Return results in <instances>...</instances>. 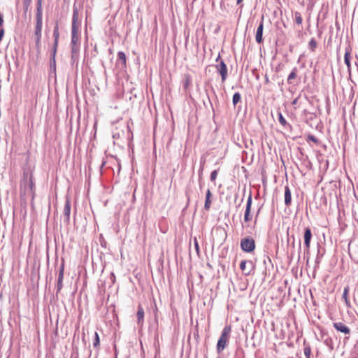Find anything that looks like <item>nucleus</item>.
Returning <instances> with one entry per match:
<instances>
[{"label":"nucleus","mask_w":358,"mask_h":358,"mask_svg":"<svg viewBox=\"0 0 358 358\" xmlns=\"http://www.w3.org/2000/svg\"><path fill=\"white\" fill-rule=\"evenodd\" d=\"M231 329L230 326H226L222 332V334L217 344V351L218 353L222 352L226 348L229 339Z\"/></svg>","instance_id":"1"},{"label":"nucleus","mask_w":358,"mask_h":358,"mask_svg":"<svg viewBox=\"0 0 358 358\" xmlns=\"http://www.w3.org/2000/svg\"><path fill=\"white\" fill-rule=\"evenodd\" d=\"M81 24H72L71 45H80Z\"/></svg>","instance_id":"2"},{"label":"nucleus","mask_w":358,"mask_h":358,"mask_svg":"<svg viewBox=\"0 0 358 358\" xmlns=\"http://www.w3.org/2000/svg\"><path fill=\"white\" fill-rule=\"evenodd\" d=\"M351 52H352V48L350 45H348L345 50V55H344V62L345 65L348 67V72L349 76H351V71H352V66H351Z\"/></svg>","instance_id":"3"},{"label":"nucleus","mask_w":358,"mask_h":358,"mask_svg":"<svg viewBox=\"0 0 358 358\" xmlns=\"http://www.w3.org/2000/svg\"><path fill=\"white\" fill-rule=\"evenodd\" d=\"M215 67L221 76L222 83H224L226 80L228 75L227 67L225 63L223 61H220V62L217 64Z\"/></svg>","instance_id":"4"},{"label":"nucleus","mask_w":358,"mask_h":358,"mask_svg":"<svg viewBox=\"0 0 358 358\" xmlns=\"http://www.w3.org/2000/svg\"><path fill=\"white\" fill-rule=\"evenodd\" d=\"M64 264L62 263L59 267L58 278H57V294L61 291L63 287V278H64Z\"/></svg>","instance_id":"5"},{"label":"nucleus","mask_w":358,"mask_h":358,"mask_svg":"<svg viewBox=\"0 0 358 358\" xmlns=\"http://www.w3.org/2000/svg\"><path fill=\"white\" fill-rule=\"evenodd\" d=\"M333 327L336 329V331L343 333L345 335H349L350 334V329L343 322H334Z\"/></svg>","instance_id":"6"},{"label":"nucleus","mask_w":358,"mask_h":358,"mask_svg":"<svg viewBox=\"0 0 358 358\" xmlns=\"http://www.w3.org/2000/svg\"><path fill=\"white\" fill-rule=\"evenodd\" d=\"M312 238V231L309 227L305 228L304 231V245L307 251H309L310 247V241Z\"/></svg>","instance_id":"7"},{"label":"nucleus","mask_w":358,"mask_h":358,"mask_svg":"<svg viewBox=\"0 0 358 358\" xmlns=\"http://www.w3.org/2000/svg\"><path fill=\"white\" fill-rule=\"evenodd\" d=\"M70 213H71V202H70L69 199L66 198L65 204H64V210H63L64 222L66 223L69 222Z\"/></svg>","instance_id":"8"},{"label":"nucleus","mask_w":358,"mask_h":358,"mask_svg":"<svg viewBox=\"0 0 358 358\" xmlns=\"http://www.w3.org/2000/svg\"><path fill=\"white\" fill-rule=\"evenodd\" d=\"M41 31H42V24H36L34 30V35L36 37V45L38 48L41 45Z\"/></svg>","instance_id":"9"},{"label":"nucleus","mask_w":358,"mask_h":358,"mask_svg":"<svg viewBox=\"0 0 358 358\" xmlns=\"http://www.w3.org/2000/svg\"><path fill=\"white\" fill-rule=\"evenodd\" d=\"M127 57L124 52L120 51L117 52V64L120 65L121 69L126 68Z\"/></svg>","instance_id":"10"},{"label":"nucleus","mask_w":358,"mask_h":358,"mask_svg":"<svg viewBox=\"0 0 358 358\" xmlns=\"http://www.w3.org/2000/svg\"><path fill=\"white\" fill-rule=\"evenodd\" d=\"M349 292H350V287H349V285H347L344 287L343 292L342 294V299L345 301V306L348 308H352V304H351L349 297H348Z\"/></svg>","instance_id":"11"},{"label":"nucleus","mask_w":358,"mask_h":358,"mask_svg":"<svg viewBox=\"0 0 358 358\" xmlns=\"http://www.w3.org/2000/svg\"><path fill=\"white\" fill-rule=\"evenodd\" d=\"M212 196L213 194L210 189H208L206 194V200L204 204V209L208 211L210 208V206L212 203Z\"/></svg>","instance_id":"12"},{"label":"nucleus","mask_w":358,"mask_h":358,"mask_svg":"<svg viewBox=\"0 0 358 358\" xmlns=\"http://www.w3.org/2000/svg\"><path fill=\"white\" fill-rule=\"evenodd\" d=\"M292 202L291 191L288 185L285 187V204L289 206Z\"/></svg>","instance_id":"13"},{"label":"nucleus","mask_w":358,"mask_h":358,"mask_svg":"<svg viewBox=\"0 0 358 358\" xmlns=\"http://www.w3.org/2000/svg\"><path fill=\"white\" fill-rule=\"evenodd\" d=\"M143 318H144V310L143 307L139 305L138 306V311H137V319H138V324H143Z\"/></svg>","instance_id":"14"},{"label":"nucleus","mask_w":358,"mask_h":358,"mask_svg":"<svg viewBox=\"0 0 358 358\" xmlns=\"http://www.w3.org/2000/svg\"><path fill=\"white\" fill-rule=\"evenodd\" d=\"M263 24H259L256 31L255 39L258 43H260L262 41Z\"/></svg>","instance_id":"15"},{"label":"nucleus","mask_w":358,"mask_h":358,"mask_svg":"<svg viewBox=\"0 0 358 358\" xmlns=\"http://www.w3.org/2000/svg\"><path fill=\"white\" fill-rule=\"evenodd\" d=\"M297 71H298V70H297L296 67H294L292 69V71H291V73L288 76V78H287V82L288 84H292V80L296 78Z\"/></svg>","instance_id":"16"},{"label":"nucleus","mask_w":358,"mask_h":358,"mask_svg":"<svg viewBox=\"0 0 358 358\" xmlns=\"http://www.w3.org/2000/svg\"><path fill=\"white\" fill-rule=\"evenodd\" d=\"M53 36H54V39H55L54 43H55L56 45H58L59 33V27H58L57 24H56V25L54 28Z\"/></svg>","instance_id":"17"},{"label":"nucleus","mask_w":358,"mask_h":358,"mask_svg":"<svg viewBox=\"0 0 358 358\" xmlns=\"http://www.w3.org/2000/svg\"><path fill=\"white\" fill-rule=\"evenodd\" d=\"M255 248V243L253 238H248V252L253 251Z\"/></svg>","instance_id":"18"},{"label":"nucleus","mask_w":358,"mask_h":358,"mask_svg":"<svg viewBox=\"0 0 358 358\" xmlns=\"http://www.w3.org/2000/svg\"><path fill=\"white\" fill-rule=\"evenodd\" d=\"M317 41L315 39V38H312L310 41L308 43V48L312 51L314 52L317 48Z\"/></svg>","instance_id":"19"},{"label":"nucleus","mask_w":358,"mask_h":358,"mask_svg":"<svg viewBox=\"0 0 358 358\" xmlns=\"http://www.w3.org/2000/svg\"><path fill=\"white\" fill-rule=\"evenodd\" d=\"M304 355L306 358H310L311 355V348L308 344H306L304 342V349H303Z\"/></svg>","instance_id":"20"},{"label":"nucleus","mask_w":358,"mask_h":358,"mask_svg":"<svg viewBox=\"0 0 358 358\" xmlns=\"http://www.w3.org/2000/svg\"><path fill=\"white\" fill-rule=\"evenodd\" d=\"M278 121L281 125L283 127H285L287 124V122L285 120V118L283 117L281 112H278Z\"/></svg>","instance_id":"21"},{"label":"nucleus","mask_w":358,"mask_h":358,"mask_svg":"<svg viewBox=\"0 0 358 358\" xmlns=\"http://www.w3.org/2000/svg\"><path fill=\"white\" fill-rule=\"evenodd\" d=\"M78 22V10L76 6H73V13L72 22Z\"/></svg>","instance_id":"22"},{"label":"nucleus","mask_w":358,"mask_h":358,"mask_svg":"<svg viewBox=\"0 0 358 358\" xmlns=\"http://www.w3.org/2000/svg\"><path fill=\"white\" fill-rule=\"evenodd\" d=\"M352 297L355 306L358 308V288H355L353 290Z\"/></svg>","instance_id":"23"},{"label":"nucleus","mask_w":358,"mask_h":358,"mask_svg":"<svg viewBox=\"0 0 358 358\" xmlns=\"http://www.w3.org/2000/svg\"><path fill=\"white\" fill-rule=\"evenodd\" d=\"M241 96L238 92H236L233 96V103L236 106L238 102L241 101Z\"/></svg>","instance_id":"24"},{"label":"nucleus","mask_w":358,"mask_h":358,"mask_svg":"<svg viewBox=\"0 0 358 358\" xmlns=\"http://www.w3.org/2000/svg\"><path fill=\"white\" fill-rule=\"evenodd\" d=\"M99 343H100V340H99V334L97 332H95L94 333V341L93 343L94 347L97 348L98 346H99Z\"/></svg>","instance_id":"25"},{"label":"nucleus","mask_w":358,"mask_h":358,"mask_svg":"<svg viewBox=\"0 0 358 358\" xmlns=\"http://www.w3.org/2000/svg\"><path fill=\"white\" fill-rule=\"evenodd\" d=\"M57 45H55V43H54L53 47H52V49L51 51V59H53V61H55V55L57 52Z\"/></svg>","instance_id":"26"},{"label":"nucleus","mask_w":358,"mask_h":358,"mask_svg":"<svg viewBox=\"0 0 358 358\" xmlns=\"http://www.w3.org/2000/svg\"><path fill=\"white\" fill-rule=\"evenodd\" d=\"M79 45H71V53H72L73 56L74 55L77 54V52H78Z\"/></svg>","instance_id":"27"},{"label":"nucleus","mask_w":358,"mask_h":358,"mask_svg":"<svg viewBox=\"0 0 358 358\" xmlns=\"http://www.w3.org/2000/svg\"><path fill=\"white\" fill-rule=\"evenodd\" d=\"M251 202H252V198H251V195L250 194L248 197V221L249 220V215H250V206H251Z\"/></svg>","instance_id":"28"},{"label":"nucleus","mask_w":358,"mask_h":358,"mask_svg":"<svg viewBox=\"0 0 358 358\" xmlns=\"http://www.w3.org/2000/svg\"><path fill=\"white\" fill-rule=\"evenodd\" d=\"M241 248L243 251L246 252V238H243L241 239Z\"/></svg>","instance_id":"29"},{"label":"nucleus","mask_w":358,"mask_h":358,"mask_svg":"<svg viewBox=\"0 0 358 358\" xmlns=\"http://www.w3.org/2000/svg\"><path fill=\"white\" fill-rule=\"evenodd\" d=\"M217 176V171L215 170L210 173V180L214 182Z\"/></svg>","instance_id":"30"},{"label":"nucleus","mask_w":358,"mask_h":358,"mask_svg":"<svg viewBox=\"0 0 358 358\" xmlns=\"http://www.w3.org/2000/svg\"><path fill=\"white\" fill-rule=\"evenodd\" d=\"M318 25H319V24H315V30H316L317 37L320 38L322 36V31L321 30V29L319 27Z\"/></svg>","instance_id":"31"},{"label":"nucleus","mask_w":358,"mask_h":358,"mask_svg":"<svg viewBox=\"0 0 358 358\" xmlns=\"http://www.w3.org/2000/svg\"><path fill=\"white\" fill-rule=\"evenodd\" d=\"M320 262H321V257H319L318 255L316 257V259H315V269L316 268H319V266H320Z\"/></svg>","instance_id":"32"},{"label":"nucleus","mask_w":358,"mask_h":358,"mask_svg":"<svg viewBox=\"0 0 358 358\" xmlns=\"http://www.w3.org/2000/svg\"><path fill=\"white\" fill-rule=\"evenodd\" d=\"M308 141H313V142H314L315 143H317L318 142L317 138L315 136H313V135H308Z\"/></svg>","instance_id":"33"},{"label":"nucleus","mask_w":358,"mask_h":358,"mask_svg":"<svg viewBox=\"0 0 358 358\" xmlns=\"http://www.w3.org/2000/svg\"><path fill=\"white\" fill-rule=\"evenodd\" d=\"M295 17H296V22H302V17H301L300 13H296Z\"/></svg>","instance_id":"34"},{"label":"nucleus","mask_w":358,"mask_h":358,"mask_svg":"<svg viewBox=\"0 0 358 358\" xmlns=\"http://www.w3.org/2000/svg\"><path fill=\"white\" fill-rule=\"evenodd\" d=\"M190 83V78L189 76H187L185 80L184 87L185 88H187L189 85Z\"/></svg>","instance_id":"35"},{"label":"nucleus","mask_w":358,"mask_h":358,"mask_svg":"<svg viewBox=\"0 0 358 358\" xmlns=\"http://www.w3.org/2000/svg\"><path fill=\"white\" fill-rule=\"evenodd\" d=\"M31 0H24L23 4L24 6L27 8V7L30 5Z\"/></svg>","instance_id":"36"},{"label":"nucleus","mask_w":358,"mask_h":358,"mask_svg":"<svg viewBox=\"0 0 358 358\" xmlns=\"http://www.w3.org/2000/svg\"><path fill=\"white\" fill-rule=\"evenodd\" d=\"M245 265H246V261L245 260L241 261V262L240 264V267H241V270L243 271L245 269Z\"/></svg>","instance_id":"37"},{"label":"nucleus","mask_w":358,"mask_h":358,"mask_svg":"<svg viewBox=\"0 0 358 358\" xmlns=\"http://www.w3.org/2000/svg\"><path fill=\"white\" fill-rule=\"evenodd\" d=\"M41 8V0H38V2H37V10H38V12L40 11Z\"/></svg>","instance_id":"38"},{"label":"nucleus","mask_w":358,"mask_h":358,"mask_svg":"<svg viewBox=\"0 0 358 358\" xmlns=\"http://www.w3.org/2000/svg\"><path fill=\"white\" fill-rule=\"evenodd\" d=\"M195 248H196V250L197 251H199V245H198V243L196 239H195Z\"/></svg>","instance_id":"39"},{"label":"nucleus","mask_w":358,"mask_h":358,"mask_svg":"<svg viewBox=\"0 0 358 358\" xmlns=\"http://www.w3.org/2000/svg\"><path fill=\"white\" fill-rule=\"evenodd\" d=\"M297 101H298V98L294 99L292 103V105H296L297 103Z\"/></svg>","instance_id":"40"},{"label":"nucleus","mask_w":358,"mask_h":358,"mask_svg":"<svg viewBox=\"0 0 358 358\" xmlns=\"http://www.w3.org/2000/svg\"><path fill=\"white\" fill-rule=\"evenodd\" d=\"M41 21V17L39 15H37V22H40Z\"/></svg>","instance_id":"41"},{"label":"nucleus","mask_w":358,"mask_h":358,"mask_svg":"<svg viewBox=\"0 0 358 358\" xmlns=\"http://www.w3.org/2000/svg\"><path fill=\"white\" fill-rule=\"evenodd\" d=\"M243 221L244 222H246V210H245L244 212V215H243Z\"/></svg>","instance_id":"42"},{"label":"nucleus","mask_w":358,"mask_h":358,"mask_svg":"<svg viewBox=\"0 0 358 358\" xmlns=\"http://www.w3.org/2000/svg\"><path fill=\"white\" fill-rule=\"evenodd\" d=\"M356 58H357V61L355 62V65L357 66V71H358V56L357 55L356 56Z\"/></svg>","instance_id":"43"},{"label":"nucleus","mask_w":358,"mask_h":358,"mask_svg":"<svg viewBox=\"0 0 358 358\" xmlns=\"http://www.w3.org/2000/svg\"><path fill=\"white\" fill-rule=\"evenodd\" d=\"M32 186H33V181H32L31 177H30V187H31V188H32Z\"/></svg>","instance_id":"44"},{"label":"nucleus","mask_w":358,"mask_h":358,"mask_svg":"<svg viewBox=\"0 0 358 358\" xmlns=\"http://www.w3.org/2000/svg\"><path fill=\"white\" fill-rule=\"evenodd\" d=\"M3 17L2 15L0 13V22H3Z\"/></svg>","instance_id":"45"},{"label":"nucleus","mask_w":358,"mask_h":358,"mask_svg":"<svg viewBox=\"0 0 358 358\" xmlns=\"http://www.w3.org/2000/svg\"><path fill=\"white\" fill-rule=\"evenodd\" d=\"M243 0H236V3L240 4Z\"/></svg>","instance_id":"46"},{"label":"nucleus","mask_w":358,"mask_h":358,"mask_svg":"<svg viewBox=\"0 0 358 358\" xmlns=\"http://www.w3.org/2000/svg\"><path fill=\"white\" fill-rule=\"evenodd\" d=\"M310 28H311V26L310 24L308 25V30L310 31Z\"/></svg>","instance_id":"47"},{"label":"nucleus","mask_w":358,"mask_h":358,"mask_svg":"<svg viewBox=\"0 0 358 358\" xmlns=\"http://www.w3.org/2000/svg\"><path fill=\"white\" fill-rule=\"evenodd\" d=\"M242 169L243 170V172H245V169L244 166H242Z\"/></svg>","instance_id":"48"},{"label":"nucleus","mask_w":358,"mask_h":358,"mask_svg":"<svg viewBox=\"0 0 358 358\" xmlns=\"http://www.w3.org/2000/svg\"><path fill=\"white\" fill-rule=\"evenodd\" d=\"M220 58V56L219 55L218 57L217 58L216 61L217 62Z\"/></svg>","instance_id":"49"},{"label":"nucleus","mask_w":358,"mask_h":358,"mask_svg":"<svg viewBox=\"0 0 358 358\" xmlns=\"http://www.w3.org/2000/svg\"><path fill=\"white\" fill-rule=\"evenodd\" d=\"M349 250L351 251L350 245H349Z\"/></svg>","instance_id":"50"}]
</instances>
